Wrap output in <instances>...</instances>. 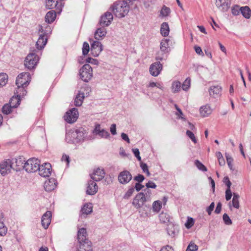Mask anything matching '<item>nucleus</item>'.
<instances>
[{"label":"nucleus","mask_w":251,"mask_h":251,"mask_svg":"<svg viewBox=\"0 0 251 251\" xmlns=\"http://www.w3.org/2000/svg\"><path fill=\"white\" fill-rule=\"evenodd\" d=\"M135 0H119L112 6V11L116 17L123 18L126 15Z\"/></svg>","instance_id":"f257e3e1"},{"label":"nucleus","mask_w":251,"mask_h":251,"mask_svg":"<svg viewBox=\"0 0 251 251\" xmlns=\"http://www.w3.org/2000/svg\"><path fill=\"white\" fill-rule=\"evenodd\" d=\"M39 61V57L34 52L29 53L25 60V67L29 70L34 69Z\"/></svg>","instance_id":"f03ea898"},{"label":"nucleus","mask_w":251,"mask_h":251,"mask_svg":"<svg viewBox=\"0 0 251 251\" xmlns=\"http://www.w3.org/2000/svg\"><path fill=\"white\" fill-rule=\"evenodd\" d=\"M40 160L34 158H30L25 163L24 169L27 173L35 172L39 168Z\"/></svg>","instance_id":"7ed1b4c3"},{"label":"nucleus","mask_w":251,"mask_h":251,"mask_svg":"<svg viewBox=\"0 0 251 251\" xmlns=\"http://www.w3.org/2000/svg\"><path fill=\"white\" fill-rule=\"evenodd\" d=\"M81 79L84 82H88L93 76L92 68L89 64L84 65L79 70Z\"/></svg>","instance_id":"20e7f679"},{"label":"nucleus","mask_w":251,"mask_h":251,"mask_svg":"<svg viewBox=\"0 0 251 251\" xmlns=\"http://www.w3.org/2000/svg\"><path fill=\"white\" fill-rule=\"evenodd\" d=\"M31 75L28 72H23L20 74L16 80V84L20 86H27L31 81Z\"/></svg>","instance_id":"39448f33"},{"label":"nucleus","mask_w":251,"mask_h":251,"mask_svg":"<svg viewBox=\"0 0 251 251\" xmlns=\"http://www.w3.org/2000/svg\"><path fill=\"white\" fill-rule=\"evenodd\" d=\"M78 117V112L76 108H73L67 111L64 116V120L68 123L75 122Z\"/></svg>","instance_id":"423d86ee"},{"label":"nucleus","mask_w":251,"mask_h":251,"mask_svg":"<svg viewBox=\"0 0 251 251\" xmlns=\"http://www.w3.org/2000/svg\"><path fill=\"white\" fill-rule=\"evenodd\" d=\"M11 161L13 162V169L16 171H20L24 169L25 163L26 162L25 158L23 156H20L18 158H13Z\"/></svg>","instance_id":"0eeeda50"},{"label":"nucleus","mask_w":251,"mask_h":251,"mask_svg":"<svg viewBox=\"0 0 251 251\" xmlns=\"http://www.w3.org/2000/svg\"><path fill=\"white\" fill-rule=\"evenodd\" d=\"M13 162L10 159H7L0 164V173L2 176H5L10 172L13 169Z\"/></svg>","instance_id":"6e6552de"},{"label":"nucleus","mask_w":251,"mask_h":251,"mask_svg":"<svg viewBox=\"0 0 251 251\" xmlns=\"http://www.w3.org/2000/svg\"><path fill=\"white\" fill-rule=\"evenodd\" d=\"M132 178L131 173L127 170L120 172L118 176L119 182L122 184L128 183L132 179Z\"/></svg>","instance_id":"1a4fd4ad"},{"label":"nucleus","mask_w":251,"mask_h":251,"mask_svg":"<svg viewBox=\"0 0 251 251\" xmlns=\"http://www.w3.org/2000/svg\"><path fill=\"white\" fill-rule=\"evenodd\" d=\"M103 50L102 44L98 41H94L91 45V53L94 57H97Z\"/></svg>","instance_id":"9d476101"},{"label":"nucleus","mask_w":251,"mask_h":251,"mask_svg":"<svg viewBox=\"0 0 251 251\" xmlns=\"http://www.w3.org/2000/svg\"><path fill=\"white\" fill-rule=\"evenodd\" d=\"M51 165L49 163H45L42 165H40L38 170L39 175L44 177L49 176L51 173Z\"/></svg>","instance_id":"9b49d317"},{"label":"nucleus","mask_w":251,"mask_h":251,"mask_svg":"<svg viewBox=\"0 0 251 251\" xmlns=\"http://www.w3.org/2000/svg\"><path fill=\"white\" fill-rule=\"evenodd\" d=\"M113 16L112 14L109 12H106L101 16L99 24L101 26H108L113 20Z\"/></svg>","instance_id":"f8f14e48"},{"label":"nucleus","mask_w":251,"mask_h":251,"mask_svg":"<svg viewBox=\"0 0 251 251\" xmlns=\"http://www.w3.org/2000/svg\"><path fill=\"white\" fill-rule=\"evenodd\" d=\"M162 70V64L157 61L152 63L150 67V72L151 75L157 76Z\"/></svg>","instance_id":"ddd939ff"},{"label":"nucleus","mask_w":251,"mask_h":251,"mask_svg":"<svg viewBox=\"0 0 251 251\" xmlns=\"http://www.w3.org/2000/svg\"><path fill=\"white\" fill-rule=\"evenodd\" d=\"M215 4L220 10L225 12L229 8L231 1L230 0H216Z\"/></svg>","instance_id":"4468645a"},{"label":"nucleus","mask_w":251,"mask_h":251,"mask_svg":"<svg viewBox=\"0 0 251 251\" xmlns=\"http://www.w3.org/2000/svg\"><path fill=\"white\" fill-rule=\"evenodd\" d=\"M51 212L47 211L43 214L42 217L41 223L43 227L45 229H47L51 222Z\"/></svg>","instance_id":"2eb2a0df"},{"label":"nucleus","mask_w":251,"mask_h":251,"mask_svg":"<svg viewBox=\"0 0 251 251\" xmlns=\"http://www.w3.org/2000/svg\"><path fill=\"white\" fill-rule=\"evenodd\" d=\"M76 136L78 143L84 140V139L87 136V132L86 130L83 127H79L76 129L73 136Z\"/></svg>","instance_id":"dca6fc26"},{"label":"nucleus","mask_w":251,"mask_h":251,"mask_svg":"<svg viewBox=\"0 0 251 251\" xmlns=\"http://www.w3.org/2000/svg\"><path fill=\"white\" fill-rule=\"evenodd\" d=\"M93 133L95 135H99L101 138H107L110 135L108 131L104 130V129H101L100 126L99 124L96 125Z\"/></svg>","instance_id":"f3484780"},{"label":"nucleus","mask_w":251,"mask_h":251,"mask_svg":"<svg viewBox=\"0 0 251 251\" xmlns=\"http://www.w3.org/2000/svg\"><path fill=\"white\" fill-rule=\"evenodd\" d=\"M95 181L93 179L88 181L86 190L87 194L93 195L97 192L98 187Z\"/></svg>","instance_id":"a211bd4d"},{"label":"nucleus","mask_w":251,"mask_h":251,"mask_svg":"<svg viewBox=\"0 0 251 251\" xmlns=\"http://www.w3.org/2000/svg\"><path fill=\"white\" fill-rule=\"evenodd\" d=\"M56 180L53 178H50L46 180L44 183L45 190L47 192H50L56 187Z\"/></svg>","instance_id":"6ab92c4d"},{"label":"nucleus","mask_w":251,"mask_h":251,"mask_svg":"<svg viewBox=\"0 0 251 251\" xmlns=\"http://www.w3.org/2000/svg\"><path fill=\"white\" fill-rule=\"evenodd\" d=\"M105 172L103 169L98 168L91 175V178L95 181H99L101 180L104 176Z\"/></svg>","instance_id":"aec40b11"},{"label":"nucleus","mask_w":251,"mask_h":251,"mask_svg":"<svg viewBox=\"0 0 251 251\" xmlns=\"http://www.w3.org/2000/svg\"><path fill=\"white\" fill-rule=\"evenodd\" d=\"M46 7L49 9L56 8L57 10H60L62 4L59 3L58 0H46Z\"/></svg>","instance_id":"412c9836"},{"label":"nucleus","mask_w":251,"mask_h":251,"mask_svg":"<svg viewBox=\"0 0 251 251\" xmlns=\"http://www.w3.org/2000/svg\"><path fill=\"white\" fill-rule=\"evenodd\" d=\"M47 35L45 33L42 34L40 35L37 41L36 42V46L38 50H42L45 47L47 43Z\"/></svg>","instance_id":"4be33fe9"},{"label":"nucleus","mask_w":251,"mask_h":251,"mask_svg":"<svg viewBox=\"0 0 251 251\" xmlns=\"http://www.w3.org/2000/svg\"><path fill=\"white\" fill-rule=\"evenodd\" d=\"M79 243V248L77 251H91L92 246L91 242L89 240H86L84 242H78Z\"/></svg>","instance_id":"5701e85b"},{"label":"nucleus","mask_w":251,"mask_h":251,"mask_svg":"<svg viewBox=\"0 0 251 251\" xmlns=\"http://www.w3.org/2000/svg\"><path fill=\"white\" fill-rule=\"evenodd\" d=\"M222 88L220 86H212L209 89V94L214 98H217L221 95Z\"/></svg>","instance_id":"b1692460"},{"label":"nucleus","mask_w":251,"mask_h":251,"mask_svg":"<svg viewBox=\"0 0 251 251\" xmlns=\"http://www.w3.org/2000/svg\"><path fill=\"white\" fill-rule=\"evenodd\" d=\"M77 240L78 242H81L89 240L87 238V233L86 228L82 227L79 229L77 232Z\"/></svg>","instance_id":"393cba45"},{"label":"nucleus","mask_w":251,"mask_h":251,"mask_svg":"<svg viewBox=\"0 0 251 251\" xmlns=\"http://www.w3.org/2000/svg\"><path fill=\"white\" fill-rule=\"evenodd\" d=\"M200 114L201 116L205 117L210 115L212 112V109L208 104L201 107L200 109Z\"/></svg>","instance_id":"a878e982"},{"label":"nucleus","mask_w":251,"mask_h":251,"mask_svg":"<svg viewBox=\"0 0 251 251\" xmlns=\"http://www.w3.org/2000/svg\"><path fill=\"white\" fill-rule=\"evenodd\" d=\"M104 27L101 26V27L98 28L95 33V38L96 39L100 40L105 36L106 30Z\"/></svg>","instance_id":"bb28decb"},{"label":"nucleus","mask_w":251,"mask_h":251,"mask_svg":"<svg viewBox=\"0 0 251 251\" xmlns=\"http://www.w3.org/2000/svg\"><path fill=\"white\" fill-rule=\"evenodd\" d=\"M56 17V12L54 10L49 11L45 16V21L48 24L52 23Z\"/></svg>","instance_id":"cd10ccee"},{"label":"nucleus","mask_w":251,"mask_h":251,"mask_svg":"<svg viewBox=\"0 0 251 251\" xmlns=\"http://www.w3.org/2000/svg\"><path fill=\"white\" fill-rule=\"evenodd\" d=\"M169 39H163L160 42V50L163 52H167L169 53L170 49L169 47Z\"/></svg>","instance_id":"c85d7f7f"},{"label":"nucleus","mask_w":251,"mask_h":251,"mask_svg":"<svg viewBox=\"0 0 251 251\" xmlns=\"http://www.w3.org/2000/svg\"><path fill=\"white\" fill-rule=\"evenodd\" d=\"M17 86V89L15 90V95L19 96V97H24L26 94V91L25 89L27 86L16 85Z\"/></svg>","instance_id":"c756f323"},{"label":"nucleus","mask_w":251,"mask_h":251,"mask_svg":"<svg viewBox=\"0 0 251 251\" xmlns=\"http://www.w3.org/2000/svg\"><path fill=\"white\" fill-rule=\"evenodd\" d=\"M21 98L19 97V96L15 95L13 96L10 100L9 104L13 107V108L17 107L19 104H20Z\"/></svg>","instance_id":"7c9ffc66"},{"label":"nucleus","mask_w":251,"mask_h":251,"mask_svg":"<svg viewBox=\"0 0 251 251\" xmlns=\"http://www.w3.org/2000/svg\"><path fill=\"white\" fill-rule=\"evenodd\" d=\"M84 99V94L83 92H79L76 96L74 104L76 106H80L82 105L83 100Z\"/></svg>","instance_id":"2f4dec72"},{"label":"nucleus","mask_w":251,"mask_h":251,"mask_svg":"<svg viewBox=\"0 0 251 251\" xmlns=\"http://www.w3.org/2000/svg\"><path fill=\"white\" fill-rule=\"evenodd\" d=\"M170 32L169 25L166 22L163 23L161 25L160 33L164 37L168 36Z\"/></svg>","instance_id":"473e14b6"},{"label":"nucleus","mask_w":251,"mask_h":251,"mask_svg":"<svg viewBox=\"0 0 251 251\" xmlns=\"http://www.w3.org/2000/svg\"><path fill=\"white\" fill-rule=\"evenodd\" d=\"M74 131H69L66 133V140L68 143H77L78 141L76 136H73Z\"/></svg>","instance_id":"72a5a7b5"},{"label":"nucleus","mask_w":251,"mask_h":251,"mask_svg":"<svg viewBox=\"0 0 251 251\" xmlns=\"http://www.w3.org/2000/svg\"><path fill=\"white\" fill-rule=\"evenodd\" d=\"M242 15L246 19H249L251 16V10L248 6L241 7Z\"/></svg>","instance_id":"f704fd0d"},{"label":"nucleus","mask_w":251,"mask_h":251,"mask_svg":"<svg viewBox=\"0 0 251 251\" xmlns=\"http://www.w3.org/2000/svg\"><path fill=\"white\" fill-rule=\"evenodd\" d=\"M92 209L93 207L91 203H85L82 207L81 212L82 214L88 215L92 212Z\"/></svg>","instance_id":"c9c22d12"},{"label":"nucleus","mask_w":251,"mask_h":251,"mask_svg":"<svg viewBox=\"0 0 251 251\" xmlns=\"http://www.w3.org/2000/svg\"><path fill=\"white\" fill-rule=\"evenodd\" d=\"M160 222L164 224H167L170 222V216L165 212H162L159 215Z\"/></svg>","instance_id":"e433bc0d"},{"label":"nucleus","mask_w":251,"mask_h":251,"mask_svg":"<svg viewBox=\"0 0 251 251\" xmlns=\"http://www.w3.org/2000/svg\"><path fill=\"white\" fill-rule=\"evenodd\" d=\"M168 53L167 52H163L161 50H159L156 54L155 59L156 60L162 61L163 60H166L167 57V54Z\"/></svg>","instance_id":"4c0bfd02"},{"label":"nucleus","mask_w":251,"mask_h":251,"mask_svg":"<svg viewBox=\"0 0 251 251\" xmlns=\"http://www.w3.org/2000/svg\"><path fill=\"white\" fill-rule=\"evenodd\" d=\"M172 91L173 93L178 92L181 88V83L179 81H174L172 85Z\"/></svg>","instance_id":"58836bf2"},{"label":"nucleus","mask_w":251,"mask_h":251,"mask_svg":"<svg viewBox=\"0 0 251 251\" xmlns=\"http://www.w3.org/2000/svg\"><path fill=\"white\" fill-rule=\"evenodd\" d=\"M8 80V75L5 73H0V87L4 86Z\"/></svg>","instance_id":"ea45409f"},{"label":"nucleus","mask_w":251,"mask_h":251,"mask_svg":"<svg viewBox=\"0 0 251 251\" xmlns=\"http://www.w3.org/2000/svg\"><path fill=\"white\" fill-rule=\"evenodd\" d=\"M13 108L10 104L6 103L2 107V112L4 114L8 115L12 112Z\"/></svg>","instance_id":"a19ab883"},{"label":"nucleus","mask_w":251,"mask_h":251,"mask_svg":"<svg viewBox=\"0 0 251 251\" xmlns=\"http://www.w3.org/2000/svg\"><path fill=\"white\" fill-rule=\"evenodd\" d=\"M162 207L161 201H156L153 202L152 204V209L153 211L158 212Z\"/></svg>","instance_id":"79ce46f5"},{"label":"nucleus","mask_w":251,"mask_h":251,"mask_svg":"<svg viewBox=\"0 0 251 251\" xmlns=\"http://www.w3.org/2000/svg\"><path fill=\"white\" fill-rule=\"evenodd\" d=\"M195 165L197 167V168L202 171V172H206L207 171V169L206 167L199 160H196L195 161Z\"/></svg>","instance_id":"37998d69"},{"label":"nucleus","mask_w":251,"mask_h":251,"mask_svg":"<svg viewBox=\"0 0 251 251\" xmlns=\"http://www.w3.org/2000/svg\"><path fill=\"white\" fill-rule=\"evenodd\" d=\"M136 198L138 199L139 201L142 203V205L145 202L147 201V196H145L144 193L141 192L138 193L136 196Z\"/></svg>","instance_id":"c03bdc74"},{"label":"nucleus","mask_w":251,"mask_h":251,"mask_svg":"<svg viewBox=\"0 0 251 251\" xmlns=\"http://www.w3.org/2000/svg\"><path fill=\"white\" fill-rule=\"evenodd\" d=\"M191 79L189 77L187 78L183 82L182 88L184 91H187L190 86Z\"/></svg>","instance_id":"a18cd8bd"},{"label":"nucleus","mask_w":251,"mask_h":251,"mask_svg":"<svg viewBox=\"0 0 251 251\" xmlns=\"http://www.w3.org/2000/svg\"><path fill=\"white\" fill-rule=\"evenodd\" d=\"M167 230L168 234L172 237H174L177 233V231L173 225H171L167 228Z\"/></svg>","instance_id":"49530a36"},{"label":"nucleus","mask_w":251,"mask_h":251,"mask_svg":"<svg viewBox=\"0 0 251 251\" xmlns=\"http://www.w3.org/2000/svg\"><path fill=\"white\" fill-rule=\"evenodd\" d=\"M7 232V227L4 226L3 221H0V236H4Z\"/></svg>","instance_id":"de8ad7c7"},{"label":"nucleus","mask_w":251,"mask_h":251,"mask_svg":"<svg viewBox=\"0 0 251 251\" xmlns=\"http://www.w3.org/2000/svg\"><path fill=\"white\" fill-rule=\"evenodd\" d=\"M198 249V246L191 242L188 245L186 251H197Z\"/></svg>","instance_id":"09e8293b"},{"label":"nucleus","mask_w":251,"mask_h":251,"mask_svg":"<svg viewBox=\"0 0 251 251\" xmlns=\"http://www.w3.org/2000/svg\"><path fill=\"white\" fill-rule=\"evenodd\" d=\"M170 13V9L165 6H163L161 10L160 14L163 17L168 16Z\"/></svg>","instance_id":"8fccbe9b"},{"label":"nucleus","mask_w":251,"mask_h":251,"mask_svg":"<svg viewBox=\"0 0 251 251\" xmlns=\"http://www.w3.org/2000/svg\"><path fill=\"white\" fill-rule=\"evenodd\" d=\"M90 50V47L89 44L85 42L83 43V47H82V53L83 55H86L88 54V52Z\"/></svg>","instance_id":"3c124183"},{"label":"nucleus","mask_w":251,"mask_h":251,"mask_svg":"<svg viewBox=\"0 0 251 251\" xmlns=\"http://www.w3.org/2000/svg\"><path fill=\"white\" fill-rule=\"evenodd\" d=\"M231 12L233 15L237 16L239 15L241 12V7L238 5H235L231 8Z\"/></svg>","instance_id":"603ef678"},{"label":"nucleus","mask_w":251,"mask_h":251,"mask_svg":"<svg viewBox=\"0 0 251 251\" xmlns=\"http://www.w3.org/2000/svg\"><path fill=\"white\" fill-rule=\"evenodd\" d=\"M134 192V188L133 187H130L124 195L123 197L124 199H128L132 196Z\"/></svg>","instance_id":"864d4df0"},{"label":"nucleus","mask_w":251,"mask_h":251,"mask_svg":"<svg viewBox=\"0 0 251 251\" xmlns=\"http://www.w3.org/2000/svg\"><path fill=\"white\" fill-rule=\"evenodd\" d=\"M223 219L224 223L226 225H231L232 223L231 220L226 213L224 214L223 215Z\"/></svg>","instance_id":"5fc2aeb1"},{"label":"nucleus","mask_w":251,"mask_h":251,"mask_svg":"<svg viewBox=\"0 0 251 251\" xmlns=\"http://www.w3.org/2000/svg\"><path fill=\"white\" fill-rule=\"evenodd\" d=\"M225 156L226 157L227 163V165H228L229 168L231 170H232V163L233 161L232 158L227 153H225Z\"/></svg>","instance_id":"6e6d98bb"},{"label":"nucleus","mask_w":251,"mask_h":251,"mask_svg":"<svg viewBox=\"0 0 251 251\" xmlns=\"http://www.w3.org/2000/svg\"><path fill=\"white\" fill-rule=\"evenodd\" d=\"M186 135L191 139V140L194 143H197V140L194 135V134L190 130H187L186 131Z\"/></svg>","instance_id":"4d7b16f0"},{"label":"nucleus","mask_w":251,"mask_h":251,"mask_svg":"<svg viewBox=\"0 0 251 251\" xmlns=\"http://www.w3.org/2000/svg\"><path fill=\"white\" fill-rule=\"evenodd\" d=\"M194 224V220L192 218H188L186 223L185 224L186 227L188 229L190 228Z\"/></svg>","instance_id":"13d9d810"},{"label":"nucleus","mask_w":251,"mask_h":251,"mask_svg":"<svg viewBox=\"0 0 251 251\" xmlns=\"http://www.w3.org/2000/svg\"><path fill=\"white\" fill-rule=\"evenodd\" d=\"M133 205L137 209L139 208L142 206V204L141 203L139 200L136 198L135 196L132 201Z\"/></svg>","instance_id":"bf43d9fd"},{"label":"nucleus","mask_w":251,"mask_h":251,"mask_svg":"<svg viewBox=\"0 0 251 251\" xmlns=\"http://www.w3.org/2000/svg\"><path fill=\"white\" fill-rule=\"evenodd\" d=\"M140 167L144 173H146L148 176H150V173L149 171L148 167L147 164L141 162L140 163Z\"/></svg>","instance_id":"052dcab7"},{"label":"nucleus","mask_w":251,"mask_h":251,"mask_svg":"<svg viewBox=\"0 0 251 251\" xmlns=\"http://www.w3.org/2000/svg\"><path fill=\"white\" fill-rule=\"evenodd\" d=\"M133 179L135 181H137V183H141L145 179V177L142 175L138 174L137 176L134 177Z\"/></svg>","instance_id":"680f3d73"},{"label":"nucleus","mask_w":251,"mask_h":251,"mask_svg":"<svg viewBox=\"0 0 251 251\" xmlns=\"http://www.w3.org/2000/svg\"><path fill=\"white\" fill-rule=\"evenodd\" d=\"M132 151L138 161H141V157L140 156V151L137 148L132 149Z\"/></svg>","instance_id":"e2e57ef3"},{"label":"nucleus","mask_w":251,"mask_h":251,"mask_svg":"<svg viewBox=\"0 0 251 251\" xmlns=\"http://www.w3.org/2000/svg\"><path fill=\"white\" fill-rule=\"evenodd\" d=\"M223 182L227 186V189H230V187L231 185V182H230L228 176H225L223 179Z\"/></svg>","instance_id":"0e129e2a"},{"label":"nucleus","mask_w":251,"mask_h":251,"mask_svg":"<svg viewBox=\"0 0 251 251\" xmlns=\"http://www.w3.org/2000/svg\"><path fill=\"white\" fill-rule=\"evenodd\" d=\"M232 196V192L230 189H226V200L228 201L230 200Z\"/></svg>","instance_id":"69168bd1"},{"label":"nucleus","mask_w":251,"mask_h":251,"mask_svg":"<svg viewBox=\"0 0 251 251\" xmlns=\"http://www.w3.org/2000/svg\"><path fill=\"white\" fill-rule=\"evenodd\" d=\"M214 206H215V203L214 202H212L211 203L210 205L207 207L206 211L208 213V214L209 215H211L212 211L214 209Z\"/></svg>","instance_id":"338daca9"},{"label":"nucleus","mask_w":251,"mask_h":251,"mask_svg":"<svg viewBox=\"0 0 251 251\" xmlns=\"http://www.w3.org/2000/svg\"><path fill=\"white\" fill-rule=\"evenodd\" d=\"M86 61L88 63H91L94 65L98 64V61L97 59L92 58L91 57H88L86 59Z\"/></svg>","instance_id":"774afa93"}]
</instances>
